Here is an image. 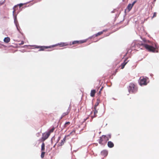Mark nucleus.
I'll return each mask as SVG.
<instances>
[{
    "label": "nucleus",
    "instance_id": "f03ea898",
    "mask_svg": "<svg viewBox=\"0 0 159 159\" xmlns=\"http://www.w3.org/2000/svg\"><path fill=\"white\" fill-rule=\"evenodd\" d=\"M107 141V139L106 138V135H102L100 137L98 140L99 143L102 145H105Z\"/></svg>",
    "mask_w": 159,
    "mask_h": 159
},
{
    "label": "nucleus",
    "instance_id": "2eb2a0df",
    "mask_svg": "<svg viewBox=\"0 0 159 159\" xmlns=\"http://www.w3.org/2000/svg\"><path fill=\"white\" fill-rule=\"evenodd\" d=\"M10 39L9 37H6L4 39V41L6 43H8L10 41Z\"/></svg>",
    "mask_w": 159,
    "mask_h": 159
},
{
    "label": "nucleus",
    "instance_id": "b1692460",
    "mask_svg": "<svg viewBox=\"0 0 159 159\" xmlns=\"http://www.w3.org/2000/svg\"><path fill=\"white\" fill-rule=\"evenodd\" d=\"M98 103H96V104H95V105H94V107L93 108H97V106H98Z\"/></svg>",
    "mask_w": 159,
    "mask_h": 159
},
{
    "label": "nucleus",
    "instance_id": "6ab92c4d",
    "mask_svg": "<svg viewBox=\"0 0 159 159\" xmlns=\"http://www.w3.org/2000/svg\"><path fill=\"white\" fill-rule=\"evenodd\" d=\"M54 129H55V128L53 127L51 129H50L49 130V131L48 132L49 133V134H50L51 133H52L53 132Z\"/></svg>",
    "mask_w": 159,
    "mask_h": 159
},
{
    "label": "nucleus",
    "instance_id": "cd10ccee",
    "mask_svg": "<svg viewBox=\"0 0 159 159\" xmlns=\"http://www.w3.org/2000/svg\"><path fill=\"white\" fill-rule=\"evenodd\" d=\"M103 88V87H102V88H101V89H100V91H101V90H102V89Z\"/></svg>",
    "mask_w": 159,
    "mask_h": 159
},
{
    "label": "nucleus",
    "instance_id": "9d476101",
    "mask_svg": "<svg viewBox=\"0 0 159 159\" xmlns=\"http://www.w3.org/2000/svg\"><path fill=\"white\" fill-rule=\"evenodd\" d=\"M57 45H59L61 47H62L68 46L69 45V44L67 43H58Z\"/></svg>",
    "mask_w": 159,
    "mask_h": 159
},
{
    "label": "nucleus",
    "instance_id": "423d86ee",
    "mask_svg": "<svg viewBox=\"0 0 159 159\" xmlns=\"http://www.w3.org/2000/svg\"><path fill=\"white\" fill-rule=\"evenodd\" d=\"M70 111V109L69 108L66 112L63 113L61 116V119H62L65 116L68 115Z\"/></svg>",
    "mask_w": 159,
    "mask_h": 159
},
{
    "label": "nucleus",
    "instance_id": "f8f14e48",
    "mask_svg": "<svg viewBox=\"0 0 159 159\" xmlns=\"http://www.w3.org/2000/svg\"><path fill=\"white\" fill-rule=\"evenodd\" d=\"M107 145L110 148H112L114 146V143L111 141H109L108 142Z\"/></svg>",
    "mask_w": 159,
    "mask_h": 159
},
{
    "label": "nucleus",
    "instance_id": "7c9ffc66",
    "mask_svg": "<svg viewBox=\"0 0 159 159\" xmlns=\"http://www.w3.org/2000/svg\"><path fill=\"white\" fill-rule=\"evenodd\" d=\"M38 135L37 136H38V137H39V133H38Z\"/></svg>",
    "mask_w": 159,
    "mask_h": 159
},
{
    "label": "nucleus",
    "instance_id": "0eeeda50",
    "mask_svg": "<svg viewBox=\"0 0 159 159\" xmlns=\"http://www.w3.org/2000/svg\"><path fill=\"white\" fill-rule=\"evenodd\" d=\"M136 1H134L132 3V4H129L128 5L127 8V9L128 10V11H129L131 10L132 7H133L134 4L136 3Z\"/></svg>",
    "mask_w": 159,
    "mask_h": 159
},
{
    "label": "nucleus",
    "instance_id": "dca6fc26",
    "mask_svg": "<svg viewBox=\"0 0 159 159\" xmlns=\"http://www.w3.org/2000/svg\"><path fill=\"white\" fill-rule=\"evenodd\" d=\"M66 137L65 136V137L63 138V139L61 141V142L60 143H61L60 145L61 146H62L64 144V143H65V142L66 141Z\"/></svg>",
    "mask_w": 159,
    "mask_h": 159
},
{
    "label": "nucleus",
    "instance_id": "6e6552de",
    "mask_svg": "<svg viewBox=\"0 0 159 159\" xmlns=\"http://www.w3.org/2000/svg\"><path fill=\"white\" fill-rule=\"evenodd\" d=\"M93 116H91L92 120L94 117H96L97 116V114L98 111L97 108H93Z\"/></svg>",
    "mask_w": 159,
    "mask_h": 159
},
{
    "label": "nucleus",
    "instance_id": "20e7f679",
    "mask_svg": "<svg viewBox=\"0 0 159 159\" xmlns=\"http://www.w3.org/2000/svg\"><path fill=\"white\" fill-rule=\"evenodd\" d=\"M86 42V40H81L80 41H74L72 43L70 42L69 45H71L73 44H79L85 43Z\"/></svg>",
    "mask_w": 159,
    "mask_h": 159
},
{
    "label": "nucleus",
    "instance_id": "7ed1b4c3",
    "mask_svg": "<svg viewBox=\"0 0 159 159\" xmlns=\"http://www.w3.org/2000/svg\"><path fill=\"white\" fill-rule=\"evenodd\" d=\"M54 46H55V45L51 46H36L35 48H40V49L39 50V51H44V49H46L51 48L52 47H54Z\"/></svg>",
    "mask_w": 159,
    "mask_h": 159
},
{
    "label": "nucleus",
    "instance_id": "aec40b11",
    "mask_svg": "<svg viewBox=\"0 0 159 159\" xmlns=\"http://www.w3.org/2000/svg\"><path fill=\"white\" fill-rule=\"evenodd\" d=\"M70 124V122H66L64 125V127L66 128V127L67 126L69 125Z\"/></svg>",
    "mask_w": 159,
    "mask_h": 159
},
{
    "label": "nucleus",
    "instance_id": "4be33fe9",
    "mask_svg": "<svg viewBox=\"0 0 159 159\" xmlns=\"http://www.w3.org/2000/svg\"><path fill=\"white\" fill-rule=\"evenodd\" d=\"M111 137V134H108L107 135H106V138L107 139V141L109 140V139H110Z\"/></svg>",
    "mask_w": 159,
    "mask_h": 159
},
{
    "label": "nucleus",
    "instance_id": "412c9836",
    "mask_svg": "<svg viewBox=\"0 0 159 159\" xmlns=\"http://www.w3.org/2000/svg\"><path fill=\"white\" fill-rule=\"evenodd\" d=\"M45 154V152L43 151H42V152L41 155V157L42 158H43L44 157V155Z\"/></svg>",
    "mask_w": 159,
    "mask_h": 159
},
{
    "label": "nucleus",
    "instance_id": "a211bd4d",
    "mask_svg": "<svg viewBox=\"0 0 159 159\" xmlns=\"http://www.w3.org/2000/svg\"><path fill=\"white\" fill-rule=\"evenodd\" d=\"M75 130H73L71 132H70L69 134L67 135V136L68 137L70 135H73L75 134Z\"/></svg>",
    "mask_w": 159,
    "mask_h": 159
},
{
    "label": "nucleus",
    "instance_id": "39448f33",
    "mask_svg": "<svg viewBox=\"0 0 159 159\" xmlns=\"http://www.w3.org/2000/svg\"><path fill=\"white\" fill-rule=\"evenodd\" d=\"M49 133L46 132L43 133L42 135V137L41 139V141L43 142L47 139L50 136Z\"/></svg>",
    "mask_w": 159,
    "mask_h": 159
},
{
    "label": "nucleus",
    "instance_id": "a878e982",
    "mask_svg": "<svg viewBox=\"0 0 159 159\" xmlns=\"http://www.w3.org/2000/svg\"><path fill=\"white\" fill-rule=\"evenodd\" d=\"M4 3V2H0V6L3 4Z\"/></svg>",
    "mask_w": 159,
    "mask_h": 159
},
{
    "label": "nucleus",
    "instance_id": "f257e3e1",
    "mask_svg": "<svg viewBox=\"0 0 159 159\" xmlns=\"http://www.w3.org/2000/svg\"><path fill=\"white\" fill-rule=\"evenodd\" d=\"M128 90L129 93H133L136 91L137 87L134 84L130 83L128 87Z\"/></svg>",
    "mask_w": 159,
    "mask_h": 159
},
{
    "label": "nucleus",
    "instance_id": "f3484780",
    "mask_svg": "<svg viewBox=\"0 0 159 159\" xmlns=\"http://www.w3.org/2000/svg\"><path fill=\"white\" fill-rule=\"evenodd\" d=\"M45 150V144L43 142L41 145V150L42 151H43Z\"/></svg>",
    "mask_w": 159,
    "mask_h": 159
},
{
    "label": "nucleus",
    "instance_id": "5701e85b",
    "mask_svg": "<svg viewBox=\"0 0 159 159\" xmlns=\"http://www.w3.org/2000/svg\"><path fill=\"white\" fill-rule=\"evenodd\" d=\"M17 7V6H15L13 8V9L14 10L13 11V14H14L15 13V11H16V8Z\"/></svg>",
    "mask_w": 159,
    "mask_h": 159
},
{
    "label": "nucleus",
    "instance_id": "ddd939ff",
    "mask_svg": "<svg viewBox=\"0 0 159 159\" xmlns=\"http://www.w3.org/2000/svg\"><path fill=\"white\" fill-rule=\"evenodd\" d=\"M101 154L102 156L105 157L106 156L107 154V151L106 150H103L101 152Z\"/></svg>",
    "mask_w": 159,
    "mask_h": 159
},
{
    "label": "nucleus",
    "instance_id": "9b49d317",
    "mask_svg": "<svg viewBox=\"0 0 159 159\" xmlns=\"http://www.w3.org/2000/svg\"><path fill=\"white\" fill-rule=\"evenodd\" d=\"M127 59L125 60L124 62L120 65V66L121 67V69H123L124 68L125 65L127 63L128 61H127Z\"/></svg>",
    "mask_w": 159,
    "mask_h": 159
},
{
    "label": "nucleus",
    "instance_id": "4468645a",
    "mask_svg": "<svg viewBox=\"0 0 159 159\" xmlns=\"http://www.w3.org/2000/svg\"><path fill=\"white\" fill-rule=\"evenodd\" d=\"M96 91L94 89L92 90L91 91L90 93V96L92 97H93L94 96L95 94L96 93Z\"/></svg>",
    "mask_w": 159,
    "mask_h": 159
},
{
    "label": "nucleus",
    "instance_id": "1a4fd4ad",
    "mask_svg": "<svg viewBox=\"0 0 159 159\" xmlns=\"http://www.w3.org/2000/svg\"><path fill=\"white\" fill-rule=\"evenodd\" d=\"M108 31L107 29H105L103 30L101 32H99L96 34L95 35V37H97L99 35H101L104 32H107Z\"/></svg>",
    "mask_w": 159,
    "mask_h": 159
},
{
    "label": "nucleus",
    "instance_id": "bb28decb",
    "mask_svg": "<svg viewBox=\"0 0 159 159\" xmlns=\"http://www.w3.org/2000/svg\"><path fill=\"white\" fill-rule=\"evenodd\" d=\"M118 69H116V73L118 71Z\"/></svg>",
    "mask_w": 159,
    "mask_h": 159
},
{
    "label": "nucleus",
    "instance_id": "393cba45",
    "mask_svg": "<svg viewBox=\"0 0 159 159\" xmlns=\"http://www.w3.org/2000/svg\"><path fill=\"white\" fill-rule=\"evenodd\" d=\"M24 4L20 3V4H19L18 5H19L20 7H22V6H23Z\"/></svg>",
    "mask_w": 159,
    "mask_h": 159
},
{
    "label": "nucleus",
    "instance_id": "c756f323",
    "mask_svg": "<svg viewBox=\"0 0 159 159\" xmlns=\"http://www.w3.org/2000/svg\"><path fill=\"white\" fill-rule=\"evenodd\" d=\"M98 93L99 94H100L101 93V91H100Z\"/></svg>",
    "mask_w": 159,
    "mask_h": 159
},
{
    "label": "nucleus",
    "instance_id": "c85d7f7f",
    "mask_svg": "<svg viewBox=\"0 0 159 159\" xmlns=\"http://www.w3.org/2000/svg\"><path fill=\"white\" fill-rule=\"evenodd\" d=\"M89 118V117H88L85 120V121L87 119H88Z\"/></svg>",
    "mask_w": 159,
    "mask_h": 159
}]
</instances>
